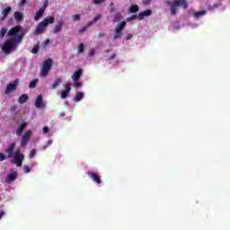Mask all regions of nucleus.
<instances>
[{"instance_id":"6","label":"nucleus","mask_w":230,"mask_h":230,"mask_svg":"<svg viewBox=\"0 0 230 230\" xmlns=\"http://www.w3.org/2000/svg\"><path fill=\"white\" fill-rule=\"evenodd\" d=\"M24 161V155L21 153V149H17L14 153V163L16 166H22V162Z\"/></svg>"},{"instance_id":"16","label":"nucleus","mask_w":230,"mask_h":230,"mask_svg":"<svg viewBox=\"0 0 230 230\" xmlns=\"http://www.w3.org/2000/svg\"><path fill=\"white\" fill-rule=\"evenodd\" d=\"M35 107L37 109H40L42 107H46V105H44V103L42 102V95H39L35 101Z\"/></svg>"},{"instance_id":"39","label":"nucleus","mask_w":230,"mask_h":230,"mask_svg":"<svg viewBox=\"0 0 230 230\" xmlns=\"http://www.w3.org/2000/svg\"><path fill=\"white\" fill-rule=\"evenodd\" d=\"M26 3H27V0H21V1L18 3V6H24Z\"/></svg>"},{"instance_id":"40","label":"nucleus","mask_w":230,"mask_h":230,"mask_svg":"<svg viewBox=\"0 0 230 230\" xmlns=\"http://www.w3.org/2000/svg\"><path fill=\"white\" fill-rule=\"evenodd\" d=\"M73 21H74V22L80 21V14H75V15L73 16Z\"/></svg>"},{"instance_id":"34","label":"nucleus","mask_w":230,"mask_h":230,"mask_svg":"<svg viewBox=\"0 0 230 230\" xmlns=\"http://www.w3.org/2000/svg\"><path fill=\"white\" fill-rule=\"evenodd\" d=\"M53 145V140H49L45 146H43L42 150H46V148H49Z\"/></svg>"},{"instance_id":"49","label":"nucleus","mask_w":230,"mask_h":230,"mask_svg":"<svg viewBox=\"0 0 230 230\" xmlns=\"http://www.w3.org/2000/svg\"><path fill=\"white\" fill-rule=\"evenodd\" d=\"M85 30H87V27L82 28V29L80 30V32H81V33H84V31H85Z\"/></svg>"},{"instance_id":"31","label":"nucleus","mask_w":230,"mask_h":230,"mask_svg":"<svg viewBox=\"0 0 230 230\" xmlns=\"http://www.w3.org/2000/svg\"><path fill=\"white\" fill-rule=\"evenodd\" d=\"M85 49V45L84 43H81L78 47V53H84Z\"/></svg>"},{"instance_id":"15","label":"nucleus","mask_w":230,"mask_h":230,"mask_svg":"<svg viewBox=\"0 0 230 230\" xmlns=\"http://www.w3.org/2000/svg\"><path fill=\"white\" fill-rule=\"evenodd\" d=\"M13 150H15V143H11L5 151L8 157H13Z\"/></svg>"},{"instance_id":"8","label":"nucleus","mask_w":230,"mask_h":230,"mask_svg":"<svg viewBox=\"0 0 230 230\" xmlns=\"http://www.w3.org/2000/svg\"><path fill=\"white\" fill-rule=\"evenodd\" d=\"M31 137V131L28 130L23 134V137L21 140V146H26L28 145V142L30 141V138Z\"/></svg>"},{"instance_id":"42","label":"nucleus","mask_w":230,"mask_h":230,"mask_svg":"<svg viewBox=\"0 0 230 230\" xmlns=\"http://www.w3.org/2000/svg\"><path fill=\"white\" fill-rule=\"evenodd\" d=\"M42 130L44 134H48V132H49V128H48V126H45Z\"/></svg>"},{"instance_id":"32","label":"nucleus","mask_w":230,"mask_h":230,"mask_svg":"<svg viewBox=\"0 0 230 230\" xmlns=\"http://www.w3.org/2000/svg\"><path fill=\"white\" fill-rule=\"evenodd\" d=\"M48 4H49V1L45 0L43 3V6L40 9L43 10V12H46V9L48 8Z\"/></svg>"},{"instance_id":"4","label":"nucleus","mask_w":230,"mask_h":230,"mask_svg":"<svg viewBox=\"0 0 230 230\" xmlns=\"http://www.w3.org/2000/svg\"><path fill=\"white\" fill-rule=\"evenodd\" d=\"M53 67V59L48 58L44 61L42 66L40 67V76L46 78L49 75V71Z\"/></svg>"},{"instance_id":"17","label":"nucleus","mask_w":230,"mask_h":230,"mask_svg":"<svg viewBox=\"0 0 230 230\" xmlns=\"http://www.w3.org/2000/svg\"><path fill=\"white\" fill-rule=\"evenodd\" d=\"M82 76V68H79L78 70H76L73 75H72V80L74 82H76L78 80H80V77Z\"/></svg>"},{"instance_id":"33","label":"nucleus","mask_w":230,"mask_h":230,"mask_svg":"<svg viewBox=\"0 0 230 230\" xmlns=\"http://www.w3.org/2000/svg\"><path fill=\"white\" fill-rule=\"evenodd\" d=\"M74 87L75 88V89H80V87H82V83L81 82H79V81H74Z\"/></svg>"},{"instance_id":"14","label":"nucleus","mask_w":230,"mask_h":230,"mask_svg":"<svg viewBox=\"0 0 230 230\" xmlns=\"http://www.w3.org/2000/svg\"><path fill=\"white\" fill-rule=\"evenodd\" d=\"M150 15H152V10H150V9H147L142 13H139L138 21H143V19H145V17H150Z\"/></svg>"},{"instance_id":"36","label":"nucleus","mask_w":230,"mask_h":230,"mask_svg":"<svg viewBox=\"0 0 230 230\" xmlns=\"http://www.w3.org/2000/svg\"><path fill=\"white\" fill-rule=\"evenodd\" d=\"M31 53H33V55H37V53H39V46H35V47L31 49Z\"/></svg>"},{"instance_id":"22","label":"nucleus","mask_w":230,"mask_h":230,"mask_svg":"<svg viewBox=\"0 0 230 230\" xmlns=\"http://www.w3.org/2000/svg\"><path fill=\"white\" fill-rule=\"evenodd\" d=\"M14 19L15 21H17V22H21V21H22L23 17H22V13L17 11L14 13Z\"/></svg>"},{"instance_id":"27","label":"nucleus","mask_w":230,"mask_h":230,"mask_svg":"<svg viewBox=\"0 0 230 230\" xmlns=\"http://www.w3.org/2000/svg\"><path fill=\"white\" fill-rule=\"evenodd\" d=\"M129 12H130V13H136L139 12V6H137V5H132V6L129 8Z\"/></svg>"},{"instance_id":"30","label":"nucleus","mask_w":230,"mask_h":230,"mask_svg":"<svg viewBox=\"0 0 230 230\" xmlns=\"http://www.w3.org/2000/svg\"><path fill=\"white\" fill-rule=\"evenodd\" d=\"M36 154H37V150L31 149L30 154H29V159H33V157H35Z\"/></svg>"},{"instance_id":"3","label":"nucleus","mask_w":230,"mask_h":230,"mask_svg":"<svg viewBox=\"0 0 230 230\" xmlns=\"http://www.w3.org/2000/svg\"><path fill=\"white\" fill-rule=\"evenodd\" d=\"M53 22H55V17L49 16L44 18L43 21L36 26L34 35H40L44 31L45 28H47L49 24H53Z\"/></svg>"},{"instance_id":"28","label":"nucleus","mask_w":230,"mask_h":230,"mask_svg":"<svg viewBox=\"0 0 230 230\" xmlns=\"http://www.w3.org/2000/svg\"><path fill=\"white\" fill-rule=\"evenodd\" d=\"M100 19H102V14H97V15L94 17L93 21V22H90L88 23V26H91L92 24H94V22H98V21H100Z\"/></svg>"},{"instance_id":"9","label":"nucleus","mask_w":230,"mask_h":230,"mask_svg":"<svg viewBox=\"0 0 230 230\" xmlns=\"http://www.w3.org/2000/svg\"><path fill=\"white\" fill-rule=\"evenodd\" d=\"M18 176L19 172H12L9 174H7L5 178L6 184H11V182H13V181H15V179H17Z\"/></svg>"},{"instance_id":"19","label":"nucleus","mask_w":230,"mask_h":230,"mask_svg":"<svg viewBox=\"0 0 230 230\" xmlns=\"http://www.w3.org/2000/svg\"><path fill=\"white\" fill-rule=\"evenodd\" d=\"M28 100H30V97L28 96V94L24 93L19 97L18 103H21V104L26 103Z\"/></svg>"},{"instance_id":"37","label":"nucleus","mask_w":230,"mask_h":230,"mask_svg":"<svg viewBox=\"0 0 230 230\" xmlns=\"http://www.w3.org/2000/svg\"><path fill=\"white\" fill-rule=\"evenodd\" d=\"M94 55H96V49H92L89 51V57H94Z\"/></svg>"},{"instance_id":"7","label":"nucleus","mask_w":230,"mask_h":230,"mask_svg":"<svg viewBox=\"0 0 230 230\" xmlns=\"http://www.w3.org/2000/svg\"><path fill=\"white\" fill-rule=\"evenodd\" d=\"M19 85V79H15L13 83H10L7 84L4 94H10V93H13L17 89V86Z\"/></svg>"},{"instance_id":"26","label":"nucleus","mask_w":230,"mask_h":230,"mask_svg":"<svg viewBox=\"0 0 230 230\" xmlns=\"http://www.w3.org/2000/svg\"><path fill=\"white\" fill-rule=\"evenodd\" d=\"M83 98H84V93H82L81 92H78L75 94V102H80Z\"/></svg>"},{"instance_id":"13","label":"nucleus","mask_w":230,"mask_h":230,"mask_svg":"<svg viewBox=\"0 0 230 230\" xmlns=\"http://www.w3.org/2000/svg\"><path fill=\"white\" fill-rule=\"evenodd\" d=\"M26 127H28V122L23 120L16 129V136H21L22 132H24V129L26 128Z\"/></svg>"},{"instance_id":"21","label":"nucleus","mask_w":230,"mask_h":230,"mask_svg":"<svg viewBox=\"0 0 230 230\" xmlns=\"http://www.w3.org/2000/svg\"><path fill=\"white\" fill-rule=\"evenodd\" d=\"M44 12H46V11H44V9H40L34 16V21H39V19H40V17H42V15H44Z\"/></svg>"},{"instance_id":"47","label":"nucleus","mask_w":230,"mask_h":230,"mask_svg":"<svg viewBox=\"0 0 230 230\" xmlns=\"http://www.w3.org/2000/svg\"><path fill=\"white\" fill-rule=\"evenodd\" d=\"M139 16L136 15V14H133L130 16V19L131 20H134V19H137Z\"/></svg>"},{"instance_id":"1","label":"nucleus","mask_w":230,"mask_h":230,"mask_svg":"<svg viewBox=\"0 0 230 230\" xmlns=\"http://www.w3.org/2000/svg\"><path fill=\"white\" fill-rule=\"evenodd\" d=\"M7 35L11 38L6 40L1 47L4 55H10L12 51H16L19 44L22 42V39L24 38V31H22V27L21 26H14L10 29Z\"/></svg>"},{"instance_id":"20","label":"nucleus","mask_w":230,"mask_h":230,"mask_svg":"<svg viewBox=\"0 0 230 230\" xmlns=\"http://www.w3.org/2000/svg\"><path fill=\"white\" fill-rule=\"evenodd\" d=\"M206 13H208V11L203 10V11H199L194 13V17L196 19H200V17H203V15H206Z\"/></svg>"},{"instance_id":"52","label":"nucleus","mask_w":230,"mask_h":230,"mask_svg":"<svg viewBox=\"0 0 230 230\" xmlns=\"http://www.w3.org/2000/svg\"><path fill=\"white\" fill-rule=\"evenodd\" d=\"M49 42V40H46V44H48Z\"/></svg>"},{"instance_id":"51","label":"nucleus","mask_w":230,"mask_h":230,"mask_svg":"<svg viewBox=\"0 0 230 230\" xmlns=\"http://www.w3.org/2000/svg\"><path fill=\"white\" fill-rule=\"evenodd\" d=\"M11 111H15V107H13V108L11 109Z\"/></svg>"},{"instance_id":"11","label":"nucleus","mask_w":230,"mask_h":230,"mask_svg":"<svg viewBox=\"0 0 230 230\" xmlns=\"http://www.w3.org/2000/svg\"><path fill=\"white\" fill-rule=\"evenodd\" d=\"M63 85L66 88V91L61 92V98H62V100H66V98H67V94H69V93H71V84H66Z\"/></svg>"},{"instance_id":"2","label":"nucleus","mask_w":230,"mask_h":230,"mask_svg":"<svg viewBox=\"0 0 230 230\" xmlns=\"http://www.w3.org/2000/svg\"><path fill=\"white\" fill-rule=\"evenodd\" d=\"M166 4L170 6L172 15H177L178 6H182L184 10L188 8V2H186V0H174L173 2L167 1Z\"/></svg>"},{"instance_id":"24","label":"nucleus","mask_w":230,"mask_h":230,"mask_svg":"<svg viewBox=\"0 0 230 230\" xmlns=\"http://www.w3.org/2000/svg\"><path fill=\"white\" fill-rule=\"evenodd\" d=\"M38 83H39V79H35L31 81L29 84L30 89H35L37 87Z\"/></svg>"},{"instance_id":"35","label":"nucleus","mask_w":230,"mask_h":230,"mask_svg":"<svg viewBox=\"0 0 230 230\" xmlns=\"http://www.w3.org/2000/svg\"><path fill=\"white\" fill-rule=\"evenodd\" d=\"M30 172H31V168H30V166H23V173H30Z\"/></svg>"},{"instance_id":"18","label":"nucleus","mask_w":230,"mask_h":230,"mask_svg":"<svg viewBox=\"0 0 230 230\" xmlns=\"http://www.w3.org/2000/svg\"><path fill=\"white\" fill-rule=\"evenodd\" d=\"M11 12H12L11 6H7L5 9H4L2 11L3 17L1 18V21H4V19H6V17H8V13H10Z\"/></svg>"},{"instance_id":"41","label":"nucleus","mask_w":230,"mask_h":230,"mask_svg":"<svg viewBox=\"0 0 230 230\" xmlns=\"http://www.w3.org/2000/svg\"><path fill=\"white\" fill-rule=\"evenodd\" d=\"M6 159V155H4V154L0 153V162H3Z\"/></svg>"},{"instance_id":"25","label":"nucleus","mask_w":230,"mask_h":230,"mask_svg":"<svg viewBox=\"0 0 230 230\" xmlns=\"http://www.w3.org/2000/svg\"><path fill=\"white\" fill-rule=\"evenodd\" d=\"M7 31H8V29H6L5 27H3L0 30V39H4V35H6Z\"/></svg>"},{"instance_id":"48","label":"nucleus","mask_w":230,"mask_h":230,"mask_svg":"<svg viewBox=\"0 0 230 230\" xmlns=\"http://www.w3.org/2000/svg\"><path fill=\"white\" fill-rule=\"evenodd\" d=\"M114 58H116V54H113L112 56H111V57L108 58V60H112V59H114Z\"/></svg>"},{"instance_id":"44","label":"nucleus","mask_w":230,"mask_h":230,"mask_svg":"<svg viewBox=\"0 0 230 230\" xmlns=\"http://www.w3.org/2000/svg\"><path fill=\"white\" fill-rule=\"evenodd\" d=\"M152 0H144V4H150Z\"/></svg>"},{"instance_id":"53","label":"nucleus","mask_w":230,"mask_h":230,"mask_svg":"<svg viewBox=\"0 0 230 230\" xmlns=\"http://www.w3.org/2000/svg\"><path fill=\"white\" fill-rule=\"evenodd\" d=\"M99 37H103V34H99Z\"/></svg>"},{"instance_id":"50","label":"nucleus","mask_w":230,"mask_h":230,"mask_svg":"<svg viewBox=\"0 0 230 230\" xmlns=\"http://www.w3.org/2000/svg\"><path fill=\"white\" fill-rule=\"evenodd\" d=\"M115 10H116V9H115L114 7H111V13H114Z\"/></svg>"},{"instance_id":"23","label":"nucleus","mask_w":230,"mask_h":230,"mask_svg":"<svg viewBox=\"0 0 230 230\" xmlns=\"http://www.w3.org/2000/svg\"><path fill=\"white\" fill-rule=\"evenodd\" d=\"M123 19V16L120 14V13H116L113 16V22H119Z\"/></svg>"},{"instance_id":"29","label":"nucleus","mask_w":230,"mask_h":230,"mask_svg":"<svg viewBox=\"0 0 230 230\" xmlns=\"http://www.w3.org/2000/svg\"><path fill=\"white\" fill-rule=\"evenodd\" d=\"M62 82V79L58 78L52 84L51 89H57L58 87L59 84Z\"/></svg>"},{"instance_id":"43","label":"nucleus","mask_w":230,"mask_h":230,"mask_svg":"<svg viewBox=\"0 0 230 230\" xmlns=\"http://www.w3.org/2000/svg\"><path fill=\"white\" fill-rule=\"evenodd\" d=\"M105 0H94L95 4H102V3H104Z\"/></svg>"},{"instance_id":"46","label":"nucleus","mask_w":230,"mask_h":230,"mask_svg":"<svg viewBox=\"0 0 230 230\" xmlns=\"http://www.w3.org/2000/svg\"><path fill=\"white\" fill-rule=\"evenodd\" d=\"M3 217H4V211L1 210L0 211V220H1V218H3Z\"/></svg>"},{"instance_id":"12","label":"nucleus","mask_w":230,"mask_h":230,"mask_svg":"<svg viewBox=\"0 0 230 230\" xmlns=\"http://www.w3.org/2000/svg\"><path fill=\"white\" fill-rule=\"evenodd\" d=\"M62 28H64V22L59 21L58 23L54 26V29L52 31L53 33H60L62 31Z\"/></svg>"},{"instance_id":"10","label":"nucleus","mask_w":230,"mask_h":230,"mask_svg":"<svg viewBox=\"0 0 230 230\" xmlns=\"http://www.w3.org/2000/svg\"><path fill=\"white\" fill-rule=\"evenodd\" d=\"M88 175L90 179L93 181V182H95L96 184H102V178L100 177V174L93 172H89Z\"/></svg>"},{"instance_id":"38","label":"nucleus","mask_w":230,"mask_h":230,"mask_svg":"<svg viewBox=\"0 0 230 230\" xmlns=\"http://www.w3.org/2000/svg\"><path fill=\"white\" fill-rule=\"evenodd\" d=\"M218 6H220V4H216L212 5V6H208V10H216V8H218Z\"/></svg>"},{"instance_id":"5","label":"nucleus","mask_w":230,"mask_h":230,"mask_svg":"<svg viewBox=\"0 0 230 230\" xmlns=\"http://www.w3.org/2000/svg\"><path fill=\"white\" fill-rule=\"evenodd\" d=\"M125 26H127V22L125 21L118 23L117 27L115 28L113 40H118V39H121V37H123V30H125Z\"/></svg>"},{"instance_id":"45","label":"nucleus","mask_w":230,"mask_h":230,"mask_svg":"<svg viewBox=\"0 0 230 230\" xmlns=\"http://www.w3.org/2000/svg\"><path fill=\"white\" fill-rule=\"evenodd\" d=\"M133 35L132 34H128V36L126 37V40H130V39H132Z\"/></svg>"}]
</instances>
